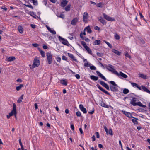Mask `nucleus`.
I'll use <instances>...</instances> for the list:
<instances>
[{
  "label": "nucleus",
  "mask_w": 150,
  "mask_h": 150,
  "mask_svg": "<svg viewBox=\"0 0 150 150\" xmlns=\"http://www.w3.org/2000/svg\"><path fill=\"white\" fill-rule=\"evenodd\" d=\"M105 68L109 71H111L112 73L115 75H117L118 72L115 70L114 67L112 65L109 64L105 66Z\"/></svg>",
  "instance_id": "obj_1"
},
{
  "label": "nucleus",
  "mask_w": 150,
  "mask_h": 150,
  "mask_svg": "<svg viewBox=\"0 0 150 150\" xmlns=\"http://www.w3.org/2000/svg\"><path fill=\"white\" fill-rule=\"evenodd\" d=\"M109 83L112 85L110 86V89L112 91L115 92L118 90V86L115 82L113 81H110Z\"/></svg>",
  "instance_id": "obj_2"
},
{
  "label": "nucleus",
  "mask_w": 150,
  "mask_h": 150,
  "mask_svg": "<svg viewBox=\"0 0 150 150\" xmlns=\"http://www.w3.org/2000/svg\"><path fill=\"white\" fill-rule=\"evenodd\" d=\"M81 43L87 51L88 53L91 55H92L91 50L86 45V43L84 41H82L81 42Z\"/></svg>",
  "instance_id": "obj_3"
},
{
  "label": "nucleus",
  "mask_w": 150,
  "mask_h": 150,
  "mask_svg": "<svg viewBox=\"0 0 150 150\" xmlns=\"http://www.w3.org/2000/svg\"><path fill=\"white\" fill-rule=\"evenodd\" d=\"M58 38L59 41L64 45L69 46V44L68 41L62 38L60 36H58Z\"/></svg>",
  "instance_id": "obj_4"
},
{
  "label": "nucleus",
  "mask_w": 150,
  "mask_h": 150,
  "mask_svg": "<svg viewBox=\"0 0 150 150\" xmlns=\"http://www.w3.org/2000/svg\"><path fill=\"white\" fill-rule=\"evenodd\" d=\"M122 112L125 114L126 116H127V117H128L129 118H133L134 119H135L137 120H138V119L137 118H135L134 117H133L132 116V115L130 112H126L124 110H122Z\"/></svg>",
  "instance_id": "obj_5"
},
{
  "label": "nucleus",
  "mask_w": 150,
  "mask_h": 150,
  "mask_svg": "<svg viewBox=\"0 0 150 150\" xmlns=\"http://www.w3.org/2000/svg\"><path fill=\"white\" fill-rule=\"evenodd\" d=\"M40 65V61L37 58H35L33 61V64L32 65L33 68L38 67Z\"/></svg>",
  "instance_id": "obj_6"
},
{
  "label": "nucleus",
  "mask_w": 150,
  "mask_h": 150,
  "mask_svg": "<svg viewBox=\"0 0 150 150\" xmlns=\"http://www.w3.org/2000/svg\"><path fill=\"white\" fill-rule=\"evenodd\" d=\"M89 18V16L87 12L84 13L83 16V21L85 23H87Z\"/></svg>",
  "instance_id": "obj_7"
},
{
  "label": "nucleus",
  "mask_w": 150,
  "mask_h": 150,
  "mask_svg": "<svg viewBox=\"0 0 150 150\" xmlns=\"http://www.w3.org/2000/svg\"><path fill=\"white\" fill-rule=\"evenodd\" d=\"M103 15L104 18L108 21H115V19L114 18H112L104 13L103 14Z\"/></svg>",
  "instance_id": "obj_8"
},
{
  "label": "nucleus",
  "mask_w": 150,
  "mask_h": 150,
  "mask_svg": "<svg viewBox=\"0 0 150 150\" xmlns=\"http://www.w3.org/2000/svg\"><path fill=\"white\" fill-rule=\"evenodd\" d=\"M47 56L48 64H51L52 61V55L50 54L47 53Z\"/></svg>",
  "instance_id": "obj_9"
},
{
  "label": "nucleus",
  "mask_w": 150,
  "mask_h": 150,
  "mask_svg": "<svg viewBox=\"0 0 150 150\" xmlns=\"http://www.w3.org/2000/svg\"><path fill=\"white\" fill-rule=\"evenodd\" d=\"M97 86L98 87V88L102 92L105 93L106 94L109 95L110 96H111V95L107 91H106L105 89H103L99 85L97 84Z\"/></svg>",
  "instance_id": "obj_10"
},
{
  "label": "nucleus",
  "mask_w": 150,
  "mask_h": 150,
  "mask_svg": "<svg viewBox=\"0 0 150 150\" xmlns=\"http://www.w3.org/2000/svg\"><path fill=\"white\" fill-rule=\"evenodd\" d=\"M104 128L107 135L109 134L111 135H113L112 131L111 129H110L109 130H108L107 127H104Z\"/></svg>",
  "instance_id": "obj_11"
},
{
  "label": "nucleus",
  "mask_w": 150,
  "mask_h": 150,
  "mask_svg": "<svg viewBox=\"0 0 150 150\" xmlns=\"http://www.w3.org/2000/svg\"><path fill=\"white\" fill-rule=\"evenodd\" d=\"M116 75L120 78H121V76L124 78H126L127 77L126 75L125 74L121 71L119 73L118 72V74Z\"/></svg>",
  "instance_id": "obj_12"
},
{
  "label": "nucleus",
  "mask_w": 150,
  "mask_h": 150,
  "mask_svg": "<svg viewBox=\"0 0 150 150\" xmlns=\"http://www.w3.org/2000/svg\"><path fill=\"white\" fill-rule=\"evenodd\" d=\"M79 107L81 110L82 111L84 114H86L87 113L86 109L83 107L82 104H80L79 105Z\"/></svg>",
  "instance_id": "obj_13"
},
{
  "label": "nucleus",
  "mask_w": 150,
  "mask_h": 150,
  "mask_svg": "<svg viewBox=\"0 0 150 150\" xmlns=\"http://www.w3.org/2000/svg\"><path fill=\"white\" fill-rule=\"evenodd\" d=\"M68 1L66 0H62L60 6L61 7H64L66 5Z\"/></svg>",
  "instance_id": "obj_14"
},
{
  "label": "nucleus",
  "mask_w": 150,
  "mask_h": 150,
  "mask_svg": "<svg viewBox=\"0 0 150 150\" xmlns=\"http://www.w3.org/2000/svg\"><path fill=\"white\" fill-rule=\"evenodd\" d=\"M15 59V58L14 57H6L5 60L8 62H11L13 61Z\"/></svg>",
  "instance_id": "obj_15"
},
{
  "label": "nucleus",
  "mask_w": 150,
  "mask_h": 150,
  "mask_svg": "<svg viewBox=\"0 0 150 150\" xmlns=\"http://www.w3.org/2000/svg\"><path fill=\"white\" fill-rule=\"evenodd\" d=\"M136 98H133L132 100L130 102V104L133 106H135L137 105Z\"/></svg>",
  "instance_id": "obj_16"
},
{
  "label": "nucleus",
  "mask_w": 150,
  "mask_h": 150,
  "mask_svg": "<svg viewBox=\"0 0 150 150\" xmlns=\"http://www.w3.org/2000/svg\"><path fill=\"white\" fill-rule=\"evenodd\" d=\"M46 27L48 31L53 34L55 35L56 34L55 31L53 29L52 30L47 25L46 26Z\"/></svg>",
  "instance_id": "obj_17"
},
{
  "label": "nucleus",
  "mask_w": 150,
  "mask_h": 150,
  "mask_svg": "<svg viewBox=\"0 0 150 150\" xmlns=\"http://www.w3.org/2000/svg\"><path fill=\"white\" fill-rule=\"evenodd\" d=\"M68 56L71 58L72 60L76 62H77L78 61L77 59L75 58V57L72 54L68 53L67 54Z\"/></svg>",
  "instance_id": "obj_18"
},
{
  "label": "nucleus",
  "mask_w": 150,
  "mask_h": 150,
  "mask_svg": "<svg viewBox=\"0 0 150 150\" xmlns=\"http://www.w3.org/2000/svg\"><path fill=\"white\" fill-rule=\"evenodd\" d=\"M97 74L101 78L103 79L105 81H106V78L99 71H96Z\"/></svg>",
  "instance_id": "obj_19"
},
{
  "label": "nucleus",
  "mask_w": 150,
  "mask_h": 150,
  "mask_svg": "<svg viewBox=\"0 0 150 150\" xmlns=\"http://www.w3.org/2000/svg\"><path fill=\"white\" fill-rule=\"evenodd\" d=\"M78 19L76 18L73 19L71 22V24L73 25H75L77 23Z\"/></svg>",
  "instance_id": "obj_20"
},
{
  "label": "nucleus",
  "mask_w": 150,
  "mask_h": 150,
  "mask_svg": "<svg viewBox=\"0 0 150 150\" xmlns=\"http://www.w3.org/2000/svg\"><path fill=\"white\" fill-rule=\"evenodd\" d=\"M86 30H87V32L89 33H91L92 32V30L89 26H87L84 28V31H85Z\"/></svg>",
  "instance_id": "obj_21"
},
{
  "label": "nucleus",
  "mask_w": 150,
  "mask_h": 150,
  "mask_svg": "<svg viewBox=\"0 0 150 150\" xmlns=\"http://www.w3.org/2000/svg\"><path fill=\"white\" fill-rule=\"evenodd\" d=\"M142 89L145 92L148 93L150 94V91L145 86L142 85Z\"/></svg>",
  "instance_id": "obj_22"
},
{
  "label": "nucleus",
  "mask_w": 150,
  "mask_h": 150,
  "mask_svg": "<svg viewBox=\"0 0 150 150\" xmlns=\"http://www.w3.org/2000/svg\"><path fill=\"white\" fill-rule=\"evenodd\" d=\"M18 30L19 32L21 33H22L23 31V27L20 25H19L18 26Z\"/></svg>",
  "instance_id": "obj_23"
},
{
  "label": "nucleus",
  "mask_w": 150,
  "mask_h": 150,
  "mask_svg": "<svg viewBox=\"0 0 150 150\" xmlns=\"http://www.w3.org/2000/svg\"><path fill=\"white\" fill-rule=\"evenodd\" d=\"M99 21L103 25L106 24V22L105 20L103 18H101L99 20Z\"/></svg>",
  "instance_id": "obj_24"
},
{
  "label": "nucleus",
  "mask_w": 150,
  "mask_h": 150,
  "mask_svg": "<svg viewBox=\"0 0 150 150\" xmlns=\"http://www.w3.org/2000/svg\"><path fill=\"white\" fill-rule=\"evenodd\" d=\"M112 51L113 52L118 55H121V52L117 50L113 49Z\"/></svg>",
  "instance_id": "obj_25"
},
{
  "label": "nucleus",
  "mask_w": 150,
  "mask_h": 150,
  "mask_svg": "<svg viewBox=\"0 0 150 150\" xmlns=\"http://www.w3.org/2000/svg\"><path fill=\"white\" fill-rule=\"evenodd\" d=\"M100 105L102 107H103L107 108H108V105H106L103 101H101L100 103Z\"/></svg>",
  "instance_id": "obj_26"
},
{
  "label": "nucleus",
  "mask_w": 150,
  "mask_h": 150,
  "mask_svg": "<svg viewBox=\"0 0 150 150\" xmlns=\"http://www.w3.org/2000/svg\"><path fill=\"white\" fill-rule=\"evenodd\" d=\"M90 78L94 81H97L98 79V77L93 75H92L90 76Z\"/></svg>",
  "instance_id": "obj_27"
},
{
  "label": "nucleus",
  "mask_w": 150,
  "mask_h": 150,
  "mask_svg": "<svg viewBox=\"0 0 150 150\" xmlns=\"http://www.w3.org/2000/svg\"><path fill=\"white\" fill-rule=\"evenodd\" d=\"M137 105L144 108H145L146 107L145 105H143L140 102H138L137 103Z\"/></svg>",
  "instance_id": "obj_28"
},
{
  "label": "nucleus",
  "mask_w": 150,
  "mask_h": 150,
  "mask_svg": "<svg viewBox=\"0 0 150 150\" xmlns=\"http://www.w3.org/2000/svg\"><path fill=\"white\" fill-rule=\"evenodd\" d=\"M100 43V40H96L93 42V44L94 45H99Z\"/></svg>",
  "instance_id": "obj_29"
},
{
  "label": "nucleus",
  "mask_w": 150,
  "mask_h": 150,
  "mask_svg": "<svg viewBox=\"0 0 150 150\" xmlns=\"http://www.w3.org/2000/svg\"><path fill=\"white\" fill-rule=\"evenodd\" d=\"M38 49L40 52L42 56V57H45V52H44L40 48H38Z\"/></svg>",
  "instance_id": "obj_30"
},
{
  "label": "nucleus",
  "mask_w": 150,
  "mask_h": 150,
  "mask_svg": "<svg viewBox=\"0 0 150 150\" xmlns=\"http://www.w3.org/2000/svg\"><path fill=\"white\" fill-rule=\"evenodd\" d=\"M139 77L143 78L144 79H146L147 76L146 75L143 74H139Z\"/></svg>",
  "instance_id": "obj_31"
},
{
  "label": "nucleus",
  "mask_w": 150,
  "mask_h": 150,
  "mask_svg": "<svg viewBox=\"0 0 150 150\" xmlns=\"http://www.w3.org/2000/svg\"><path fill=\"white\" fill-rule=\"evenodd\" d=\"M71 6V5L70 4H69L68 5H67L65 8V11H69L70 9Z\"/></svg>",
  "instance_id": "obj_32"
},
{
  "label": "nucleus",
  "mask_w": 150,
  "mask_h": 150,
  "mask_svg": "<svg viewBox=\"0 0 150 150\" xmlns=\"http://www.w3.org/2000/svg\"><path fill=\"white\" fill-rule=\"evenodd\" d=\"M24 86V85L22 84H20L19 86L16 87V89L17 91H18L21 89V88Z\"/></svg>",
  "instance_id": "obj_33"
},
{
  "label": "nucleus",
  "mask_w": 150,
  "mask_h": 150,
  "mask_svg": "<svg viewBox=\"0 0 150 150\" xmlns=\"http://www.w3.org/2000/svg\"><path fill=\"white\" fill-rule=\"evenodd\" d=\"M60 83L61 84L65 85H66L67 84L65 80H61L60 81Z\"/></svg>",
  "instance_id": "obj_34"
},
{
  "label": "nucleus",
  "mask_w": 150,
  "mask_h": 150,
  "mask_svg": "<svg viewBox=\"0 0 150 150\" xmlns=\"http://www.w3.org/2000/svg\"><path fill=\"white\" fill-rule=\"evenodd\" d=\"M16 112L12 110L9 113L10 114V115H11V116H13V115H14L16 116Z\"/></svg>",
  "instance_id": "obj_35"
},
{
  "label": "nucleus",
  "mask_w": 150,
  "mask_h": 150,
  "mask_svg": "<svg viewBox=\"0 0 150 150\" xmlns=\"http://www.w3.org/2000/svg\"><path fill=\"white\" fill-rule=\"evenodd\" d=\"M137 119H134H134H132V120L133 122L135 125H137L138 123V122L137 121Z\"/></svg>",
  "instance_id": "obj_36"
},
{
  "label": "nucleus",
  "mask_w": 150,
  "mask_h": 150,
  "mask_svg": "<svg viewBox=\"0 0 150 150\" xmlns=\"http://www.w3.org/2000/svg\"><path fill=\"white\" fill-rule=\"evenodd\" d=\"M16 105L15 103L13 104V107L12 110L16 112Z\"/></svg>",
  "instance_id": "obj_37"
},
{
  "label": "nucleus",
  "mask_w": 150,
  "mask_h": 150,
  "mask_svg": "<svg viewBox=\"0 0 150 150\" xmlns=\"http://www.w3.org/2000/svg\"><path fill=\"white\" fill-rule=\"evenodd\" d=\"M129 92V90L125 88L123 90V93L125 94H127Z\"/></svg>",
  "instance_id": "obj_38"
},
{
  "label": "nucleus",
  "mask_w": 150,
  "mask_h": 150,
  "mask_svg": "<svg viewBox=\"0 0 150 150\" xmlns=\"http://www.w3.org/2000/svg\"><path fill=\"white\" fill-rule=\"evenodd\" d=\"M57 16L58 17H60L62 19H64L65 17L64 15L63 14H61L59 15H57Z\"/></svg>",
  "instance_id": "obj_39"
},
{
  "label": "nucleus",
  "mask_w": 150,
  "mask_h": 150,
  "mask_svg": "<svg viewBox=\"0 0 150 150\" xmlns=\"http://www.w3.org/2000/svg\"><path fill=\"white\" fill-rule=\"evenodd\" d=\"M104 42H105L108 46V47H110V48H111L112 47V45L110 44L109 42L105 41H104Z\"/></svg>",
  "instance_id": "obj_40"
},
{
  "label": "nucleus",
  "mask_w": 150,
  "mask_h": 150,
  "mask_svg": "<svg viewBox=\"0 0 150 150\" xmlns=\"http://www.w3.org/2000/svg\"><path fill=\"white\" fill-rule=\"evenodd\" d=\"M125 55L127 57H129L130 59L131 58V57L129 55V54H128V52H126L125 53Z\"/></svg>",
  "instance_id": "obj_41"
},
{
  "label": "nucleus",
  "mask_w": 150,
  "mask_h": 150,
  "mask_svg": "<svg viewBox=\"0 0 150 150\" xmlns=\"http://www.w3.org/2000/svg\"><path fill=\"white\" fill-rule=\"evenodd\" d=\"M33 3V4L35 5H37L38 4L37 0H31Z\"/></svg>",
  "instance_id": "obj_42"
},
{
  "label": "nucleus",
  "mask_w": 150,
  "mask_h": 150,
  "mask_svg": "<svg viewBox=\"0 0 150 150\" xmlns=\"http://www.w3.org/2000/svg\"><path fill=\"white\" fill-rule=\"evenodd\" d=\"M100 83L101 85L102 86H103V87L106 84L103 81H100L99 82Z\"/></svg>",
  "instance_id": "obj_43"
},
{
  "label": "nucleus",
  "mask_w": 150,
  "mask_h": 150,
  "mask_svg": "<svg viewBox=\"0 0 150 150\" xmlns=\"http://www.w3.org/2000/svg\"><path fill=\"white\" fill-rule=\"evenodd\" d=\"M90 68L91 70H96V68L95 67V66H90Z\"/></svg>",
  "instance_id": "obj_44"
},
{
  "label": "nucleus",
  "mask_w": 150,
  "mask_h": 150,
  "mask_svg": "<svg viewBox=\"0 0 150 150\" xmlns=\"http://www.w3.org/2000/svg\"><path fill=\"white\" fill-rule=\"evenodd\" d=\"M131 84L132 86L133 87H137V86L138 85L136 83H135L133 82H131Z\"/></svg>",
  "instance_id": "obj_45"
},
{
  "label": "nucleus",
  "mask_w": 150,
  "mask_h": 150,
  "mask_svg": "<svg viewBox=\"0 0 150 150\" xmlns=\"http://www.w3.org/2000/svg\"><path fill=\"white\" fill-rule=\"evenodd\" d=\"M115 38L117 40H119L120 39V37L117 34H115Z\"/></svg>",
  "instance_id": "obj_46"
},
{
  "label": "nucleus",
  "mask_w": 150,
  "mask_h": 150,
  "mask_svg": "<svg viewBox=\"0 0 150 150\" xmlns=\"http://www.w3.org/2000/svg\"><path fill=\"white\" fill-rule=\"evenodd\" d=\"M59 91H57V90H56V91H54V93L55 94H56V95H55V96H58V94H59Z\"/></svg>",
  "instance_id": "obj_47"
},
{
  "label": "nucleus",
  "mask_w": 150,
  "mask_h": 150,
  "mask_svg": "<svg viewBox=\"0 0 150 150\" xmlns=\"http://www.w3.org/2000/svg\"><path fill=\"white\" fill-rule=\"evenodd\" d=\"M76 115L78 117H80L81 115V112L79 111H78L77 112H76Z\"/></svg>",
  "instance_id": "obj_48"
},
{
  "label": "nucleus",
  "mask_w": 150,
  "mask_h": 150,
  "mask_svg": "<svg viewBox=\"0 0 150 150\" xmlns=\"http://www.w3.org/2000/svg\"><path fill=\"white\" fill-rule=\"evenodd\" d=\"M104 87H105L107 90H110V88L109 87V86L107 84H106L104 86Z\"/></svg>",
  "instance_id": "obj_49"
},
{
  "label": "nucleus",
  "mask_w": 150,
  "mask_h": 150,
  "mask_svg": "<svg viewBox=\"0 0 150 150\" xmlns=\"http://www.w3.org/2000/svg\"><path fill=\"white\" fill-rule=\"evenodd\" d=\"M90 64L88 62L85 63L84 64V66L85 67H88L90 66Z\"/></svg>",
  "instance_id": "obj_50"
},
{
  "label": "nucleus",
  "mask_w": 150,
  "mask_h": 150,
  "mask_svg": "<svg viewBox=\"0 0 150 150\" xmlns=\"http://www.w3.org/2000/svg\"><path fill=\"white\" fill-rule=\"evenodd\" d=\"M83 40H85L86 42H89L90 41V40L88 38L85 37V39Z\"/></svg>",
  "instance_id": "obj_51"
},
{
  "label": "nucleus",
  "mask_w": 150,
  "mask_h": 150,
  "mask_svg": "<svg viewBox=\"0 0 150 150\" xmlns=\"http://www.w3.org/2000/svg\"><path fill=\"white\" fill-rule=\"evenodd\" d=\"M94 29L96 30H98V31H100V28L98 27V26H96L94 27Z\"/></svg>",
  "instance_id": "obj_52"
},
{
  "label": "nucleus",
  "mask_w": 150,
  "mask_h": 150,
  "mask_svg": "<svg viewBox=\"0 0 150 150\" xmlns=\"http://www.w3.org/2000/svg\"><path fill=\"white\" fill-rule=\"evenodd\" d=\"M96 54H97V55H98V56L100 57H101L103 55V53H99V52H97L96 53Z\"/></svg>",
  "instance_id": "obj_53"
},
{
  "label": "nucleus",
  "mask_w": 150,
  "mask_h": 150,
  "mask_svg": "<svg viewBox=\"0 0 150 150\" xmlns=\"http://www.w3.org/2000/svg\"><path fill=\"white\" fill-rule=\"evenodd\" d=\"M32 45L34 47H36L39 46V45L37 43H33L32 44Z\"/></svg>",
  "instance_id": "obj_54"
},
{
  "label": "nucleus",
  "mask_w": 150,
  "mask_h": 150,
  "mask_svg": "<svg viewBox=\"0 0 150 150\" xmlns=\"http://www.w3.org/2000/svg\"><path fill=\"white\" fill-rule=\"evenodd\" d=\"M102 4L101 3H99L97 4V6L98 7H102Z\"/></svg>",
  "instance_id": "obj_55"
},
{
  "label": "nucleus",
  "mask_w": 150,
  "mask_h": 150,
  "mask_svg": "<svg viewBox=\"0 0 150 150\" xmlns=\"http://www.w3.org/2000/svg\"><path fill=\"white\" fill-rule=\"evenodd\" d=\"M94 109L93 108L92 110L91 111L88 112V113L90 114H92L94 112Z\"/></svg>",
  "instance_id": "obj_56"
},
{
  "label": "nucleus",
  "mask_w": 150,
  "mask_h": 150,
  "mask_svg": "<svg viewBox=\"0 0 150 150\" xmlns=\"http://www.w3.org/2000/svg\"><path fill=\"white\" fill-rule=\"evenodd\" d=\"M71 128L72 131L74 130V124H71Z\"/></svg>",
  "instance_id": "obj_57"
},
{
  "label": "nucleus",
  "mask_w": 150,
  "mask_h": 150,
  "mask_svg": "<svg viewBox=\"0 0 150 150\" xmlns=\"http://www.w3.org/2000/svg\"><path fill=\"white\" fill-rule=\"evenodd\" d=\"M80 36L81 37V38L82 39V40H83L85 39V37H83V35L82 33H81L80 34Z\"/></svg>",
  "instance_id": "obj_58"
},
{
  "label": "nucleus",
  "mask_w": 150,
  "mask_h": 150,
  "mask_svg": "<svg viewBox=\"0 0 150 150\" xmlns=\"http://www.w3.org/2000/svg\"><path fill=\"white\" fill-rule=\"evenodd\" d=\"M80 36L81 37V38L82 39V40H83L85 39V37H83V35L82 33H81L80 34Z\"/></svg>",
  "instance_id": "obj_59"
},
{
  "label": "nucleus",
  "mask_w": 150,
  "mask_h": 150,
  "mask_svg": "<svg viewBox=\"0 0 150 150\" xmlns=\"http://www.w3.org/2000/svg\"><path fill=\"white\" fill-rule=\"evenodd\" d=\"M95 134H96V137L97 138H99L100 137V136H99L98 132H96Z\"/></svg>",
  "instance_id": "obj_60"
},
{
  "label": "nucleus",
  "mask_w": 150,
  "mask_h": 150,
  "mask_svg": "<svg viewBox=\"0 0 150 150\" xmlns=\"http://www.w3.org/2000/svg\"><path fill=\"white\" fill-rule=\"evenodd\" d=\"M75 76L78 79H79L80 78V76L79 74H76L75 75Z\"/></svg>",
  "instance_id": "obj_61"
},
{
  "label": "nucleus",
  "mask_w": 150,
  "mask_h": 150,
  "mask_svg": "<svg viewBox=\"0 0 150 150\" xmlns=\"http://www.w3.org/2000/svg\"><path fill=\"white\" fill-rule=\"evenodd\" d=\"M26 6L30 8H32V9H33V6L30 4V5H26Z\"/></svg>",
  "instance_id": "obj_62"
},
{
  "label": "nucleus",
  "mask_w": 150,
  "mask_h": 150,
  "mask_svg": "<svg viewBox=\"0 0 150 150\" xmlns=\"http://www.w3.org/2000/svg\"><path fill=\"white\" fill-rule=\"evenodd\" d=\"M139 15L140 16V18L141 19H143L144 20V16L142 15V14L141 13H139Z\"/></svg>",
  "instance_id": "obj_63"
},
{
  "label": "nucleus",
  "mask_w": 150,
  "mask_h": 150,
  "mask_svg": "<svg viewBox=\"0 0 150 150\" xmlns=\"http://www.w3.org/2000/svg\"><path fill=\"white\" fill-rule=\"evenodd\" d=\"M57 61L58 62H60L61 60V58L60 57H57L56 58Z\"/></svg>",
  "instance_id": "obj_64"
}]
</instances>
